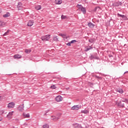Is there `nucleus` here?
<instances>
[{
	"instance_id": "1",
	"label": "nucleus",
	"mask_w": 128,
	"mask_h": 128,
	"mask_svg": "<svg viewBox=\"0 0 128 128\" xmlns=\"http://www.w3.org/2000/svg\"><path fill=\"white\" fill-rule=\"evenodd\" d=\"M76 6L78 8V10H80L84 14H86V8L83 7L82 5L78 4Z\"/></svg>"
},
{
	"instance_id": "2",
	"label": "nucleus",
	"mask_w": 128,
	"mask_h": 128,
	"mask_svg": "<svg viewBox=\"0 0 128 128\" xmlns=\"http://www.w3.org/2000/svg\"><path fill=\"white\" fill-rule=\"evenodd\" d=\"M50 38V35H46L42 37V40H44V42H46V40H48Z\"/></svg>"
},
{
	"instance_id": "3",
	"label": "nucleus",
	"mask_w": 128,
	"mask_h": 128,
	"mask_svg": "<svg viewBox=\"0 0 128 128\" xmlns=\"http://www.w3.org/2000/svg\"><path fill=\"white\" fill-rule=\"evenodd\" d=\"M80 108V105H76L72 107L71 110H78Z\"/></svg>"
},
{
	"instance_id": "4",
	"label": "nucleus",
	"mask_w": 128,
	"mask_h": 128,
	"mask_svg": "<svg viewBox=\"0 0 128 128\" xmlns=\"http://www.w3.org/2000/svg\"><path fill=\"white\" fill-rule=\"evenodd\" d=\"M116 104L119 108H124V103L122 102V101L116 102Z\"/></svg>"
},
{
	"instance_id": "5",
	"label": "nucleus",
	"mask_w": 128,
	"mask_h": 128,
	"mask_svg": "<svg viewBox=\"0 0 128 128\" xmlns=\"http://www.w3.org/2000/svg\"><path fill=\"white\" fill-rule=\"evenodd\" d=\"M56 102H62V97L60 96H58L56 98Z\"/></svg>"
},
{
	"instance_id": "6",
	"label": "nucleus",
	"mask_w": 128,
	"mask_h": 128,
	"mask_svg": "<svg viewBox=\"0 0 128 128\" xmlns=\"http://www.w3.org/2000/svg\"><path fill=\"white\" fill-rule=\"evenodd\" d=\"M8 108H14V102H11L8 104Z\"/></svg>"
},
{
	"instance_id": "7",
	"label": "nucleus",
	"mask_w": 128,
	"mask_h": 128,
	"mask_svg": "<svg viewBox=\"0 0 128 128\" xmlns=\"http://www.w3.org/2000/svg\"><path fill=\"white\" fill-rule=\"evenodd\" d=\"M97 56H98V54H95L94 55H91L90 58L92 60H94H94H98L99 58H98V57Z\"/></svg>"
},
{
	"instance_id": "8",
	"label": "nucleus",
	"mask_w": 128,
	"mask_h": 128,
	"mask_svg": "<svg viewBox=\"0 0 128 128\" xmlns=\"http://www.w3.org/2000/svg\"><path fill=\"white\" fill-rule=\"evenodd\" d=\"M73 126L74 128H82V124H74Z\"/></svg>"
},
{
	"instance_id": "9",
	"label": "nucleus",
	"mask_w": 128,
	"mask_h": 128,
	"mask_svg": "<svg viewBox=\"0 0 128 128\" xmlns=\"http://www.w3.org/2000/svg\"><path fill=\"white\" fill-rule=\"evenodd\" d=\"M88 26L89 28H94L96 25H94V24L90 22L88 24Z\"/></svg>"
},
{
	"instance_id": "10",
	"label": "nucleus",
	"mask_w": 128,
	"mask_h": 128,
	"mask_svg": "<svg viewBox=\"0 0 128 128\" xmlns=\"http://www.w3.org/2000/svg\"><path fill=\"white\" fill-rule=\"evenodd\" d=\"M117 15L118 16H120V18H124V20H128V17H126V16L124 15H122L120 14V13H118Z\"/></svg>"
},
{
	"instance_id": "11",
	"label": "nucleus",
	"mask_w": 128,
	"mask_h": 128,
	"mask_svg": "<svg viewBox=\"0 0 128 128\" xmlns=\"http://www.w3.org/2000/svg\"><path fill=\"white\" fill-rule=\"evenodd\" d=\"M24 108V104H22L20 106L18 107V110H20V112H23Z\"/></svg>"
},
{
	"instance_id": "12",
	"label": "nucleus",
	"mask_w": 128,
	"mask_h": 128,
	"mask_svg": "<svg viewBox=\"0 0 128 128\" xmlns=\"http://www.w3.org/2000/svg\"><path fill=\"white\" fill-rule=\"evenodd\" d=\"M17 8H18V10H20L22 9V4L21 2H18V5L17 6Z\"/></svg>"
},
{
	"instance_id": "13",
	"label": "nucleus",
	"mask_w": 128,
	"mask_h": 128,
	"mask_svg": "<svg viewBox=\"0 0 128 128\" xmlns=\"http://www.w3.org/2000/svg\"><path fill=\"white\" fill-rule=\"evenodd\" d=\"M116 92H119V94H124V90L122 88H118L116 89Z\"/></svg>"
},
{
	"instance_id": "14",
	"label": "nucleus",
	"mask_w": 128,
	"mask_h": 128,
	"mask_svg": "<svg viewBox=\"0 0 128 128\" xmlns=\"http://www.w3.org/2000/svg\"><path fill=\"white\" fill-rule=\"evenodd\" d=\"M34 24V20H30L28 21V26H32Z\"/></svg>"
},
{
	"instance_id": "15",
	"label": "nucleus",
	"mask_w": 128,
	"mask_h": 128,
	"mask_svg": "<svg viewBox=\"0 0 128 128\" xmlns=\"http://www.w3.org/2000/svg\"><path fill=\"white\" fill-rule=\"evenodd\" d=\"M114 6H122V2H116L114 3Z\"/></svg>"
},
{
	"instance_id": "16",
	"label": "nucleus",
	"mask_w": 128,
	"mask_h": 128,
	"mask_svg": "<svg viewBox=\"0 0 128 128\" xmlns=\"http://www.w3.org/2000/svg\"><path fill=\"white\" fill-rule=\"evenodd\" d=\"M93 48L92 46H89L86 48L85 52H88L90 50H92Z\"/></svg>"
},
{
	"instance_id": "17",
	"label": "nucleus",
	"mask_w": 128,
	"mask_h": 128,
	"mask_svg": "<svg viewBox=\"0 0 128 128\" xmlns=\"http://www.w3.org/2000/svg\"><path fill=\"white\" fill-rule=\"evenodd\" d=\"M14 58H22V55L16 54L14 55Z\"/></svg>"
},
{
	"instance_id": "18",
	"label": "nucleus",
	"mask_w": 128,
	"mask_h": 128,
	"mask_svg": "<svg viewBox=\"0 0 128 128\" xmlns=\"http://www.w3.org/2000/svg\"><path fill=\"white\" fill-rule=\"evenodd\" d=\"M62 2V0H55V3L56 4H60Z\"/></svg>"
},
{
	"instance_id": "19",
	"label": "nucleus",
	"mask_w": 128,
	"mask_h": 128,
	"mask_svg": "<svg viewBox=\"0 0 128 128\" xmlns=\"http://www.w3.org/2000/svg\"><path fill=\"white\" fill-rule=\"evenodd\" d=\"M14 112H10L7 115V117L9 118H12V113Z\"/></svg>"
},
{
	"instance_id": "20",
	"label": "nucleus",
	"mask_w": 128,
	"mask_h": 128,
	"mask_svg": "<svg viewBox=\"0 0 128 128\" xmlns=\"http://www.w3.org/2000/svg\"><path fill=\"white\" fill-rule=\"evenodd\" d=\"M23 116L24 118H30V114H26V113L24 112L23 113Z\"/></svg>"
},
{
	"instance_id": "21",
	"label": "nucleus",
	"mask_w": 128,
	"mask_h": 128,
	"mask_svg": "<svg viewBox=\"0 0 128 128\" xmlns=\"http://www.w3.org/2000/svg\"><path fill=\"white\" fill-rule=\"evenodd\" d=\"M52 118H54L52 119V120H54V122L58 120H60V116L56 117V116H52Z\"/></svg>"
},
{
	"instance_id": "22",
	"label": "nucleus",
	"mask_w": 128,
	"mask_h": 128,
	"mask_svg": "<svg viewBox=\"0 0 128 128\" xmlns=\"http://www.w3.org/2000/svg\"><path fill=\"white\" fill-rule=\"evenodd\" d=\"M6 26V23L2 21H0V26Z\"/></svg>"
},
{
	"instance_id": "23",
	"label": "nucleus",
	"mask_w": 128,
	"mask_h": 128,
	"mask_svg": "<svg viewBox=\"0 0 128 128\" xmlns=\"http://www.w3.org/2000/svg\"><path fill=\"white\" fill-rule=\"evenodd\" d=\"M88 42H89L92 44V42H94V38L89 39Z\"/></svg>"
},
{
	"instance_id": "24",
	"label": "nucleus",
	"mask_w": 128,
	"mask_h": 128,
	"mask_svg": "<svg viewBox=\"0 0 128 128\" xmlns=\"http://www.w3.org/2000/svg\"><path fill=\"white\" fill-rule=\"evenodd\" d=\"M24 52L26 54H30V52H32V50H31L26 49Z\"/></svg>"
},
{
	"instance_id": "25",
	"label": "nucleus",
	"mask_w": 128,
	"mask_h": 128,
	"mask_svg": "<svg viewBox=\"0 0 128 128\" xmlns=\"http://www.w3.org/2000/svg\"><path fill=\"white\" fill-rule=\"evenodd\" d=\"M10 16V13L7 12L6 14L3 15L4 18H8Z\"/></svg>"
},
{
	"instance_id": "26",
	"label": "nucleus",
	"mask_w": 128,
	"mask_h": 128,
	"mask_svg": "<svg viewBox=\"0 0 128 128\" xmlns=\"http://www.w3.org/2000/svg\"><path fill=\"white\" fill-rule=\"evenodd\" d=\"M40 8H42V6H40V5L37 6L36 7V10H40Z\"/></svg>"
},
{
	"instance_id": "27",
	"label": "nucleus",
	"mask_w": 128,
	"mask_h": 128,
	"mask_svg": "<svg viewBox=\"0 0 128 128\" xmlns=\"http://www.w3.org/2000/svg\"><path fill=\"white\" fill-rule=\"evenodd\" d=\"M82 114H88V110H84L82 111Z\"/></svg>"
},
{
	"instance_id": "28",
	"label": "nucleus",
	"mask_w": 128,
	"mask_h": 128,
	"mask_svg": "<svg viewBox=\"0 0 128 128\" xmlns=\"http://www.w3.org/2000/svg\"><path fill=\"white\" fill-rule=\"evenodd\" d=\"M9 32H10V30H8L6 31V32L3 34V36H8Z\"/></svg>"
},
{
	"instance_id": "29",
	"label": "nucleus",
	"mask_w": 128,
	"mask_h": 128,
	"mask_svg": "<svg viewBox=\"0 0 128 128\" xmlns=\"http://www.w3.org/2000/svg\"><path fill=\"white\" fill-rule=\"evenodd\" d=\"M61 18L62 20H66V16L62 15L61 16Z\"/></svg>"
},
{
	"instance_id": "30",
	"label": "nucleus",
	"mask_w": 128,
	"mask_h": 128,
	"mask_svg": "<svg viewBox=\"0 0 128 128\" xmlns=\"http://www.w3.org/2000/svg\"><path fill=\"white\" fill-rule=\"evenodd\" d=\"M50 88H52V90H56V86L54 85H53L50 86Z\"/></svg>"
},
{
	"instance_id": "31",
	"label": "nucleus",
	"mask_w": 128,
	"mask_h": 128,
	"mask_svg": "<svg viewBox=\"0 0 128 128\" xmlns=\"http://www.w3.org/2000/svg\"><path fill=\"white\" fill-rule=\"evenodd\" d=\"M53 38H54V40L55 42H58V36L54 37Z\"/></svg>"
},
{
	"instance_id": "32",
	"label": "nucleus",
	"mask_w": 128,
	"mask_h": 128,
	"mask_svg": "<svg viewBox=\"0 0 128 128\" xmlns=\"http://www.w3.org/2000/svg\"><path fill=\"white\" fill-rule=\"evenodd\" d=\"M43 128H48V124H44L43 126Z\"/></svg>"
},
{
	"instance_id": "33",
	"label": "nucleus",
	"mask_w": 128,
	"mask_h": 128,
	"mask_svg": "<svg viewBox=\"0 0 128 128\" xmlns=\"http://www.w3.org/2000/svg\"><path fill=\"white\" fill-rule=\"evenodd\" d=\"M122 102H127L128 104V99H124V100H122Z\"/></svg>"
},
{
	"instance_id": "34",
	"label": "nucleus",
	"mask_w": 128,
	"mask_h": 128,
	"mask_svg": "<svg viewBox=\"0 0 128 128\" xmlns=\"http://www.w3.org/2000/svg\"><path fill=\"white\" fill-rule=\"evenodd\" d=\"M66 46H72V43L70 42L66 44Z\"/></svg>"
},
{
	"instance_id": "35",
	"label": "nucleus",
	"mask_w": 128,
	"mask_h": 128,
	"mask_svg": "<svg viewBox=\"0 0 128 128\" xmlns=\"http://www.w3.org/2000/svg\"><path fill=\"white\" fill-rule=\"evenodd\" d=\"M76 42L78 41H76V40H72L71 42H70L71 44H74V42Z\"/></svg>"
},
{
	"instance_id": "36",
	"label": "nucleus",
	"mask_w": 128,
	"mask_h": 128,
	"mask_svg": "<svg viewBox=\"0 0 128 128\" xmlns=\"http://www.w3.org/2000/svg\"><path fill=\"white\" fill-rule=\"evenodd\" d=\"M50 112V110H46V112L44 114V116H48L47 112Z\"/></svg>"
},
{
	"instance_id": "37",
	"label": "nucleus",
	"mask_w": 128,
	"mask_h": 128,
	"mask_svg": "<svg viewBox=\"0 0 128 128\" xmlns=\"http://www.w3.org/2000/svg\"><path fill=\"white\" fill-rule=\"evenodd\" d=\"M60 36L62 38H66V35L64 34H60Z\"/></svg>"
},
{
	"instance_id": "38",
	"label": "nucleus",
	"mask_w": 128,
	"mask_h": 128,
	"mask_svg": "<svg viewBox=\"0 0 128 128\" xmlns=\"http://www.w3.org/2000/svg\"><path fill=\"white\" fill-rule=\"evenodd\" d=\"M92 86L93 85V84L92 82H88V85H89L90 86H92Z\"/></svg>"
},
{
	"instance_id": "39",
	"label": "nucleus",
	"mask_w": 128,
	"mask_h": 128,
	"mask_svg": "<svg viewBox=\"0 0 128 128\" xmlns=\"http://www.w3.org/2000/svg\"><path fill=\"white\" fill-rule=\"evenodd\" d=\"M96 10H98V7H96L94 9V12H96Z\"/></svg>"
},
{
	"instance_id": "40",
	"label": "nucleus",
	"mask_w": 128,
	"mask_h": 128,
	"mask_svg": "<svg viewBox=\"0 0 128 128\" xmlns=\"http://www.w3.org/2000/svg\"><path fill=\"white\" fill-rule=\"evenodd\" d=\"M15 120L16 122H18V119H15Z\"/></svg>"
},
{
	"instance_id": "41",
	"label": "nucleus",
	"mask_w": 128,
	"mask_h": 128,
	"mask_svg": "<svg viewBox=\"0 0 128 128\" xmlns=\"http://www.w3.org/2000/svg\"><path fill=\"white\" fill-rule=\"evenodd\" d=\"M128 71H126L124 72V74H128Z\"/></svg>"
},
{
	"instance_id": "42",
	"label": "nucleus",
	"mask_w": 128,
	"mask_h": 128,
	"mask_svg": "<svg viewBox=\"0 0 128 128\" xmlns=\"http://www.w3.org/2000/svg\"><path fill=\"white\" fill-rule=\"evenodd\" d=\"M1 112L2 114H4V111L3 110H1Z\"/></svg>"
},
{
	"instance_id": "43",
	"label": "nucleus",
	"mask_w": 128,
	"mask_h": 128,
	"mask_svg": "<svg viewBox=\"0 0 128 128\" xmlns=\"http://www.w3.org/2000/svg\"><path fill=\"white\" fill-rule=\"evenodd\" d=\"M110 58H112V55H109Z\"/></svg>"
},
{
	"instance_id": "44",
	"label": "nucleus",
	"mask_w": 128,
	"mask_h": 128,
	"mask_svg": "<svg viewBox=\"0 0 128 128\" xmlns=\"http://www.w3.org/2000/svg\"><path fill=\"white\" fill-rule=\"evenodd\" d=\"M2 118H0V122H2Z\"/></svg>"
},
{
	"instance_id": "45",
	"label": "nucleus",
	"mask_w": 128,
	"mask_h": 128,
	"mask_svg": "<svg viewBox=\"0 0 128 128\" xmlns=\"http://www.w3.org/2000/svg\"><path fill=\"white\" fill-rule=\"evenodd\" d=\"M96 77H97L98 78H100V76H96Z\"/></svg>"
},
{
	"instance_id": "46",
	"label": "nucleus",
	"mask_w": 128,
	"mask_h": 128,
	"mask_svg": "<svg viewBox=\"0 0 128 128\" xmlns=\"http://www.w3.org/2000/svg\"><path fill=\"white\" fill-rule=\"evenodd\" d=\"M0 12H2V9L0 8Z\"/></svg>"
},
{
	"instance_id": "47",
	"label": "nucleus",
	"mask_w": 128,
	"mask_h": 128,
	"mask_svg": "<svg viewBox=\"0 0 128 128\" xmlns=\"http://www.w3.org/2000/svg\"><path fill=\"white\" fill-rule=\"evenodd\" d=\"M52 120L53 118H54V117L52 116Z\"/></svg>"
},
{
	"instance_id": "48",
	"label": "nucleus",
	"mask_w": 128,
	"mask_h": 128,
	"mask_svg": "<svg viewBox=\"0 0 128 128\" xmlns=\"http://www.w3.org/2000/svg\"><path fill=\"white\" fill-rule=\"evenodd\" d=\"M123 100H124V99Z\"/></svg>"
}]
</instances>
